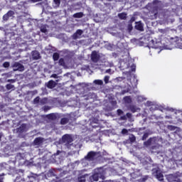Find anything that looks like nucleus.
<instances>
[{"label": "nucleus", "instance_id": "nucleus-2", "mask_svg": "<svg viewBox=\"0 0 182 182\" xmlns=\"http://www.w3.org/2000/svg\"><path fill=\"white\" fill-rule=\"evenodd\" d=\"M16 161H18L20 166H36V164H41V159H38V161H35L32 159L31 161H26V158H25V154L18 153L16 156Z\"/></svg>", "mask_w": 182, "mask_h": 182}, {"label": "nucleus", "instance_id": "nucleus-41", "mask_svg": "<svg viewBox=\"0 0 182 182\" xmlns=\"http://www.w3.org/2000/svg\"><path fill=\"white\" fill-rule=\"evenodd\" d=\"M109 79H110V77L109 75H106L105 77H104V81H105V83L106 85H107V83H109Z\"/></svg>", "mask_w": 182, "mask_h": 182}, {"label": "nucleus", "instance_id": "nucleus-30", "mask_svg": "<svg viewBox=\"0 0 182 182\" xmlns=\"http://www.w3.org/2000/svg\"><path fill=\"white\" fill-rule=\"evenodd\" d=\"M129 140L130 143H134L136 141V136L133 134L129 135Z\"/></svg>", "mask_w": 182, "mask_h": 182}, {"label": "nucleus", "instance_id": "nucleus-11", "mask_svg": "<svg viewBox=\"0 0 182 182\" xmlns=\"http://www.w3.org/2000/svg\"><path fill=\"white\" fill-rule=\"evenodd\" d=\"M62 156H63V151H57L55 154H53V159L58 163V161H60L62 160Z\"/></svg>", "mask_w": 182, "mask_h": 182}, {"label": "nucleus", "instance_id": "nucleus-40", "mask_svg": "<svg viewBox=\"0 0 182 182\" xmlns=\"http://www.w3.org/2000/svg\"><path fill=\"white\" fill-rule=\"evenodd\" d=\"M130 110L132 113H136V112H137V108L135 106H131Z\"/></svg>", "mask_w": 182, "mask_h": 182}, {"label": "nucleus", "instance_id": "nucleus-63", "mask_svg": "<svg viewBox=\"0 0 182 182\" xmlns=\"http://www.w3.org/2000/svg\"><path fill=\"white\" fill-rule=\"evenodd\" d=\"M73 1H75V0H68V2H73Z\"/></svg>", "mask_w": 182, "mask_h": 182}, {"label": "nucleus", "instance_id": "nucleus-48", "mask_svg": "<svg viewBox=\"0 0 182 182\" xmlns=\"http://www.w3.org/2000/svg\"><path fill=\"white\" fill-rule=\"evenodd\" d=\"M127 133H129V131H127V129H123L122 130V134H127Z\"/></svg>", "mask_w": 182, "mask_h": 182}, {"label": "nucleus", "instance_id": "nucleus-54", "mask_svg": "<svg viewBox=\"0 0 182 182\" xmlns=\"http://www.w3.org/2000/svg\"><path fill=\"white\" fill-rule=\"evenodd\" d=\"M127 117H128L129 119H130V117H132V114H130V113H127Z\"/></svg>", "mask_w": 182, "mask_h": 182}, {"label": "nucleus", "instance_id": "nucleus-55", "mask_svg": "<svg viewBox=\"0 0 182 182\" xmlns=\"http://www.w3.org/2000/svg\"><path fill=\"white\" fill-rule=\"evenodd\" d=\"M110 72H112V69H108L105 71L106 73H110Z\"/></svg>", "mask_w": 182, "mask_h": 182}, {"label": "nucleus", "instance_id": "nucleus-32", "mask_svg": "<svg viewBox=\"0 0 182 182\" xmlns=\"http://www.w3.org/2000/svg\"><path fill=\"white\" fill-rule=\"evenodd\" d=\"M73 18H83V13L79 12L73 14Z\"/></svg>", "mask_w": 182, "mask_h": 182}, {"label": "nucleus", "instance_id": "nucleus-17", "mask_svg": "<svg viewBox=\"0 0 182 182\" xmlns=\"http://www.w3.org/2000/svg\"><path fill=\"white\" fill-rule=\"evenodd\" d=\"M57 85H58V82L53 80H50L47 83H46V85L48 89H53V87H55Z\"/></svg>", "mask_w": 182, "mask_h": 182}, {"label": "nucleus", "instance_id": "nucleus-61", "mask_svg": "<svg viewBox=\"0 0 182 182\" xmlns=\"http://www.w3.org/2000/svg\"><path fill=\"white\" fill-rule=\"evenodd\" d=\"M122 120H124L126 119V117H122Z\"/></svg>", "mask_w": 182, "mask_h": 182}, {"label": "nucleus", "instance_id": "nucleus-51", "mask_svg": "<svg viewBox=\"0 0 182 182\" xmlns=\"http://www.w3.org/2000/svg\"><path fill=\"white\" fill-rule=\"evenodd\" d=\"M7 82H9L10 83H15V82H16V81L14 79H11V80H8Z\"/></svg>", "mask_w": 182, "mask_h": 182}, {"label": "nucleus", "instance_id": "nucleus-12", "mask_svg": "<svg viewBox=\"0 0 182 182\" xmlns=\"http://www.w3.org/2000/svg\"><path fill=\"white\" fill-rule=\"evenodd\" d=\"M99 59H100V55L97 54V52L92 51L91 54V60H92V62H94L95 63H97V62H99Z\"/></svg>", "mask_w": 182, "mask_h": 182}, {"label": "nucleus", "instance_id": "nucleus-9", "mask_svg": "<svg viewBox=\"0 0 182 182\" xmlns=\"http://www.w3.org/2000/svg\"><path fill=\"white\" fill-rule=\"evenodd\" d=\"M159 143V139L156 137L149 138L146 141L144 142V145L146 146V147H149V146H154Z\"/></svg>", "mask_w": 182, "mask_h": 182}, {"label": "nucleus", "instance_id": "nucleus-44", "mask_svg": "<svg viewBox=\"0 0 182 182\" xmlns=\"http://www.w3.org/2000/svg\"><path fill=\"white\" fill-rule=\"evenodd\" d=\"M40 97H36L34 100H33V103L34 105H38V103H39V100H40Z\"/></svg>", "mask_w": 182, "mask_h": 182}, {"label": "nucleus", "instance_id": "nucleus-53", "mask_svg": "<svg viewBox=\"0 0 182 182\" xmlns=\"http://www.w3.org/2000/svg\"><path fill=\"white\" fill-rule=\"evenodd\" d=\"M159 32H161V33H166V30L160 29Z\"/></svg>", "mask_w": 182, "mask_h": 182}, {"label": "nucleus", "instance_id": "nucleus-20", "mask_svg": "<svg viewBox=\"0 0 182 182\" xmlns=\"http://www.w3.org/2000/svg\"><path fill=\"white\" fill-rule=\"evenodd\" d=\"M33 143L36 146H41V144L43 143V138L42 137L36 138Z\"/></svg>", "mask_w": 182, "mask_h": 182}, {"label": "nucleus", "instance_id": "nucleus-64", "mask_svg": "<svg viewBox=\"0 0 182 182\" xmlns=\"http://www.w3.org/2000/svg\"><path fill=\"white\" fill-rule=\"evenodd\" d=\"M124 181H127L126 180V178H124Z\"/></svg>", "mask_w": 182, "mask_h": 182}, {"label": "nucleus", "instance_id": "nucleus-57", "mask_svg": "<svg viewBox=\"0 0 182 182\" xmlns=\"http://www.w3.org/2000/svg\"><path fill=\"white\" fill-rule=\"evenodd\" d=\"M32 2H39L41 0H31Z\"/></svg>", "mask_w": 182, "mask_h": 182}, {"label": "nucleus", "instance_id": "nucleus-36", "mask_svg": "<svg viewBox=\"0 0 182 182\" xmlns=\"http://www.w3.org/2000/svg\"><path fill=\"white\" fill-rule=\"evenodd\" d=\"M50 77H53L55 80V82H58L59 80H60V77L58 76L56 74H53Z\"/></svg>", "mask_w": 182, "mask_h": 182}, {"label": "nucleus", "instance_id": "nucleus-52", "mask_svg": "<svg viewBox=\"0 0 182 182\" xmlns=\"http://www.w3.org/2000/svg\"><path fill=\"white\" fill-rule=\"evenodd\" d=\"M153 105V102H150V101H148L147 102H146V105L147 106H151Z\"/></svg>", "mask_w": 182, "mask_h": 182}, {"label": "nucleus", "instance_id": "nucleus-47", "mask_svg": "<svg viewBox=\"0 0 182 182\" xmlns=\"http://www.w3.org/2000/svg\"><path fill=\"white\" fill-rule=\"evenodd\" d=\"M3 66H4V68H9V66H10L9 62H5V63H4Z\"/></svg>", "mask_w": 182, "mask_h": 182}, {"label": "nucleus", "instance_id": "nucleus-35", "mask_svg": "<svg viewBox=\"0 0 182 182\" xmlns=\"http://www.w3.org/2000/svg\"><path fill=\"white\" fill-rule=\"evenodd\" d=\"M94 83L95 85H100V86H102V85H103V80H95Z\"/></svg>", "mask_w": 182, "mask_h": 182}, {"label": "nucleus", "instance_id": "nucleus-42", "mask_svg": "<svg viewBox=\"0 0 182 182\" xmlns=\"http://www.w3.org/2000/svg\"><path fill=\"white\" fill-rule=\"evenodd\" d=\"M53 58L54 60H58V59H59V54L58 53H54Z\"/></svg>", "mask_w": 182, "mask_h": 182}, {"label": "nucleus", "instance_id": "nucleus-7", "mask_svg": "<svg viewBox=\"0 0 182 182\" xmlns=\"http://www.w3.org/2000/svg\"><path fill=\"white\" fill-rule=\"evenodd\" d=\"M181 176V173H180V172H177L176 173L166 175V177L168 182H181L180 181Z\"/></svg>", "mask_w": 182, "mask_h": 182}, {"label": "nucleus", "instance_id": "nucleus-27", "mask_svg": "<svg viewBox=\"0 0 182 182\" xmlns=\"http://www.w3.org/2000/svg\"><path fill=\"white\" fill-rule=\"evenodd\" d=\"M140 180L141 182L150 181V180H151V178H150L149 176H143Z\"/></svg>", "mask_w": 182, "mask_h": 182}, {"label": "nucleus", "instance_id": "nucleus-31", "mask_svg": "<svg viewBox=\"0 0 182 182\" xmlns=\"http://www.w3.org/2000/svg\"><path fill=\"white\" fill-rule=\"evenodd\" d=\"M149 135H150V133L149 132H147V131L145 132L144 133V135L142 136L141 140H143V141L146 140L149 137Z\"/></svg>", "mask_w": 182, "mask_h": 182}, {"label": "nucleus", "instance_id": "nucleus-59", "mask_svg": "<svg viewBox=\"0 0 182 182\" xmlns=\"http://www.w3.org/2000/svg\"><path fill=\"white\" fill-rule=\"evenodd\" d=\"M127 92H126V90H123L121 93H122V95H124V93H126Z\"/></svg>", "mask_w": 182, "mask_h": 182}, {"label": "nucleus", "instance_id": "nucleus-8", "mask_svg": "<svg viewBox=\"0 0 182 182\" xmlns=\"http://www.w3.org/2000/svg\"><path fill=\"white\" fill-rule=\"evenodd\" d=\"M152 174L156 177V178H157V180H159V181H163V180H164V176L159 166L152 168Z\"/></svg>", "mask_w": 182, "mask_h": 182}, {"label": "nucleus", "instance_id": "nucleus-49", "mask_svg": "<svg viewBox=\"0 0 182 182\" xmlns=\"http://www.w3.org/2000/svg\"><path fill=\"white\" fill-rule=\"evenodd\" d=\"M4 176H5V173L0 175V182H4Z\"/></svg>", "mask_w": 182, "mask_h": 182}, {"label": "nucleus", "instance_id": "nucleus-37", "mask_svg": "<svg viewBox=\"0 0 182 182\" xmlns=\"http://www.w3.org/2000/svg\"><path fill=\"white\" fill-rule=\"evenodd\" d=\"M55 8H58L60 6V0H53Z\"/></svg>", "mask_w": 182, "mask_h": 182}, {"label": "nucleus", "instance_id": "nucleus-34", "mask_svg": "<svg viewBox=\"0 0 182 182\" xmlns=\"http://www.w3.org/2000/svg\"><path fill=\"white\" fill-rule=\"evenodd\" d=\"M25 181V179H23L22 177L21 176H16L14 182H23Z\"/></svg>", "mask_w": 182, "mask_h": 182}, {"label": "nucleus", "instance_id": "nucleus-33", "mask_svg": "<svg viewBox=\"0 0 182 182\" xmlns=\"http://www.w3.org/2000/svg\"><path fill=\"white\" fill-rule=\"evenodd\" d=\"M124 101L125 102V103H132V98H130V97H124Z\"/></svg>", "mask_w": 182, "mask_h": 182}, {"label": "nucleus", "instance_id": "nucleus-23", "mask_svg": "<svg viewBox=\"0 0 182 182\" xmlns=\"http://www.w3.org/2000/svg\"><path fill=\"white\" fill-rule=\"evenodd\" d=\"M87 177H88L87 174L79 176L78 177V181L79 182H86V178H87Z\"/></svg>", "mask_w": 182, "mask_h": 182}, {"label": "nucleus", "instance_id": "nucleus-46", "mask_svg": "<svg viewBox=\"0 0 182 182\" xmlns=\"http://www.w3.org/2000/svg\"><path fill=\"white\" fill-rule=\"evenodd\" d=\"M168 130H176V129H177V127H176L173 125H168Z\"/></svg>", "mask_w": 182, "mask_h": 182}, {"label": "nucleus", "instance_id": "nucleus-1", "mask_svg": "<svg viewBox=\"0 0 182 182\" xmlns=\"http://www.w3.org/2000/svg\"><path fill=\"white\" fill-rule=\"evenodd\" d=\"M58 171H59L55 169H50L48 171V173H47L45 176L41 174L38 175L36 173H31L28 177L30 182H39L40 181L43 180V178H46L49 181V182H62V179H60L57 176Z\"/></svg>", "mask_w": 182, "mask_h": 182}, {"label": "nucleus", "instance_id": "nucleus-28", "mask_svg": "<svg viewBox=\"0 0 182 182\" xmlns=\"http://www.w3.org/2000/svg\"><path fill=\"white\" fill-rule=\"evenodd\" d=\"M119 19H126L127 18V14L126 13H120L118 14Z\"/></svg>", "mask_w": 182, "mask_h": 182}, {"label": "nucleus", "instance_id": "nucleus-50", "mask_svg": "<svg viewBox=\"0 0 182 182\" xmlns=\"http://www.w3.org/2000/svg\"><path fill=\"white\" fill-rule=\"evenodd\" d=\"M117 114L119 116H121L123 114V111L122 109H117Z\"/></svg>", "mask_w": 182, "mask_h": 182}, {"label": "nucleus", "instance_id": "nucleus-15", "mask_svg": "<svg viewBox=\"0 0 182 182\" xmlns=\"http://www.w3.org/2000/svg\"><path fill=\"white\" fill-rule=\"evenodd\" d=\"M14 15H15V11H9L8 13H6V14L4 15L3 20L6 21H8V19H9V18H12V16H14Z\"/></svg>", "mask_w": 182, "mask_h": 182}, {"label": "nucleus", "instance_id": "nucleus-39", "mask_svg": "<svg viewBox=\"0 0 182 182\" xmlns=\"http://www.w3.org/2000/svg\"><path fill=\"white\" fill-rule=\"evenodd\" d=\"M6 164H0V171H2L3 170H5L6 168Z\"/></svg>", "mask_w": 182, "mask_h": 182}, {"label": "nucleus", "instance_id": "nucleus-19", "mask_svg": "<svg viewBox=\"0 0 182 182\" xmlns=\"http://www.w3.org/2000/svg\"><path fill=\"white\" fill-rule=\"evenodd\" d=\"M160 147H161V145L159 144V143H157L155 145H153L152 146H151V150H152V151L154 152V150H156L155 151V153H160Z\"/></svg>", "mask_w": 182, "mask_h": 182}, {"label": "nucleus", "instance_id": "nucleus-5", "mask_svg": "<svg viewBox=\"0 0 182 182\" xmlns=\"http://www.w3.org/2000/svg\"><path fill=\"white\" fill-rule=\"evenodd\" d=\"M73 141V138L71 135L65 134L63 135L61 140V144H63L64 146H66L68 149H72L73 147V144H72Z\"/></svg>", "mask_w": 182, "mask_h": 182}, {"label": "nucleus", "instance_id": "nucleus-14", "mask_svg": "<svg viewBox=\"0 0 182 182\" xmlns=\"http://www.w3.org/2000/svg\"><path fill=\"white\" fill-rule=\"evenodd\" d=\"M31 56L33 60H39L41 59V53H38V50H34L31 52Z\"/></svg>", "mask_w": 182, "mask_h": 182}, {"label": "nucleus", "instance_id": "nucleus-38", "mask_svg": "<svg viewBox=\"0 0 182 182\" xmlns=\"http://www.w3.org/2000/svg\"><path fill=\"white\" fill-rule=\"evenodd\" d=\"M41 32H43V33H46V32H48V29H46V26H41Z\"/></svg>", "mask_w": 182, "mask_h": 182}, {"label": "nucleus", "instance_id": "nucleus-18", "mask_svg": "<svg viewBox=\"0 0 182 182\" xmlns=\"http://www.w3.org/2000/svg\"><path fill=\"white\" fill-rule=\"evenodd\" d=\"M71 8L73 11H78L82 8V2H77L71 5Z\"/></svg>", "mask_w": 182, "mask_h": 182}, {"label": "nucleus", "instance_id": "nucleus-21", "mask_svg": "<svg viewBox=\"0 0 182 182\" xmlns=\"http://www.w3.org/2000/svg\"><path fill=\"white\" fill-rule=\"evenodd\" d=\"M135 28L137 29V31H140L141 32H143L144 31V28L143 27V23L141 22H136L135 25Z\"/></svg>", "mask_w": 182, "mask_h": 182}, {"label": "nucleus", "instance_id": "nucleus-25", "mask_svg": "<svg viewBox=\"0 0 182 182\" xmlns=\"http://www.w3.org/2000/svg\"><path fill=\"white\" fill-rule=\"evenodd\" d=\"M6 88L7 90H15V85L11 84H7L6 85Z\"/></svg>", "mask_w": 182, "mask_h": 182}, {"label": "nucleus", "instance_id": "nucleus-43", "mask_svg": "<svg viewBox=\"0 0 182 182\" xmlns=\"http://www.w3.org/2000/svg\"><path fill=\"white\" fill-rule=\"evenodd\" d=\"M137 100H138V102H144L145 100V99H144V97H143V96L139 95L137 97Z\"/></svg>", "mask_w": 182, "mask_h": 182}, {"label": "nucleus", "instance_id": "nucleus-13", "mask_svg": "<svg viewBox=\"0 0 182 182\" xmlns=\"http://www.w3.org/2000/svg\"><path fill=\"white\" fill-rule=\"evenodd\" d=\"M47 117L50 119V120H59V119H60L61 116L60 114H58V113H53V114H50L47 116Z\"/></svg>", "mask_w": 182, "mask_h": 182}, {"label": "nucleus", "instance_id": "nucleus-10", "mask_svg": "<svg viewBox=\"0 0 182 182\" xmlns=\"http://www.w3.org/2000/svg\"><path fill=\"white\" fill-rule=\"evenodd\" d=\"M13 70L14 72H16L18 70V72H23L25 70V67L23 65L19 63H14L13 65Z\"/></svg>", "mask_w": 182, "mask_h": 182}, {"label": "nucleus", "instance_id": "nucleus-62", "mask_svg": "<svg viewBox=\"0 0 182 182\" xmlns=\"http://www.w3.org/2000/svg\"><path fill=\"white\" fill-rule=\"evenodd\" d=\"M19 171H21V173H23V170L20 169Z\"/></svg>", "mask_w": 182, "mask_h": 182}, {"label": "nucleus", "instance_id": "nucleus-16", "mask_svg": "<svg viewBox=\"0 0 182 182\" xmlns=\"http://www.w3.org/2000/svg\"><path fill=\"white\" fill-rule=\"evenodd\" d=\"M83 31L80 29L76 31V32L73 35V39H80V36H82Z\"/></svg>", "mask_w": 182, "mask_h": 182}, {"label": "nucleus", "instance_id": "nucleus-58", "mask_svg": "<svg viewBox=\"0 0 182 182\" xmlns=\"http://www.w3.org/2000/svg\"><path fill=\"white\" fill-rule=\"evenodd\" d=\"M2 136H4V134L2 133H0V141H1V139H2Z\"/></svg>", "mask_w": 182, "mask_h": 182}, {"label": "nucleus", "instance_id": "nucleus-45", "mask_svg": "<svg viewBox=\"0 0 182 182\" xmlns=\"http://www.w3.org/2000/svg\"><path fill=\"white\" fill-rule=\"evenodd\" d=\"M59 65H60V66H65V60H63V58L59 60Z\"/></svg>", "mask_w": 182, "mask_h": 182}, {"label": "nucleus", "instance_id": "nucleus-4", "mask_svg": "<svg viewBox=\"0 0 182 182\" xmlns=\"http://www.w3.org/2000/svg\"><path fill=\"white\" fill-rule=\"evenodd\" d=\"M119 68L122 70H126V69H130L129 72L136 71V65L133 64L132 60L128 62H125L124 60L121 61Z\"/></svg>", "mask_w": 182, "mask_h": 182}, {"label": "nucleus", "instance_id": "nucleus-6", "mask_svg": "<svg viewBox=\"0 0 182 182\" xmlns=\"http://www.w3.org/2000/svg\"><path fill=\"white\" fill-rule=\"evenodd\" d=\"M100 157H102L100 152L91 151L85 156V160L87 161H96Z\"/></svg>", "mask_w": 182, "mask_h": 182}, {"label": "nucleus", "instance_id": "nucleus-3", "mask_svg": "<svg viewBox=\"0 0 182 182\" xmlns=\"http://www.w3.org/2000/svg\"><path fill=\"white\" fill-rule=\"evenodd\" d=\"M99 178L105 180V170H103V168H98L95 169V173L90 177L91 182L99 181Z\"/></svg>", "mask_w": 182, "mask_h": 182}, {"label": "nucleus", "instance_id": "nucleus-60", "mask_svg": "<svg viewBox=\"0 0 182 182\" xmlns=\"http://www.w3.org/2000/svg\"><path fill=\"white\" fill-rule=\"evenodd\" d=\"M134 173H131V177H134Z\"/></svg>", "mask_w": 182, "mask_h": 182}, {"label": "nucleus", "instance_id": "nucleus-56", "mask_svg": "<svg viewBox=\"0 0 182 182\" xmlns=\"http://www.w3.org/2000/svg\"><path fill=\"white\" fill-rule=\"evenodd\" d=\"M165 119H171V115H166Z\"/></svg>", "mask_w": 182, "mask_h": 182}, {"label": "nucleus", "instance_id": "nucleus-22", "mask_svg": "<svg viewBox=\"0 0 182 182\" xmlns=\"http://www.w3.org/2000/svg\"><path fill=\"white\" fill-rule=\"evenodd\" d=\"M26 130V124H23L18 128H17V133H23Z\"/></svg>", "mask_w": 182, "mask_h": 182}, {"label": "nucleus", "instance_id": "nucleus-24", "mask_svg": "<svg viewBox=\"0 0 182 182\" xmlns=\"http://www.w3.org/2000/svg\"><path fill=\"white\" fill-rule=\"evenodd\" d=\"M68 123H69V118L63 117V118L61 119L60 124L65 125V124H68Z\"/></svg>", "mask_w": 182, "mask_h": 182}, {"label": "nucleus", "instance_id": "nucleus-29", "mask_svg": "<svg viewBox=\"0 0 182 182\" xmlns=\"http://www.w3.org/2000/svg\"><path fill=\"white\" fill-rule=\"evenodd\" d=\"M99 120H97V119H94L91 122H90V126H92V127H97V125L95 124H97Z\"/></svg>", "mask_w": 182, "mask_h": 182}, {"label": "nucleus", "instance_id": "nucleus-26", "mask_svg": "<svg viewBox=\"0 0 182 182\" xmlns=\"http://www.w3.org/2000/svg\"><path fill=\"white\" fill-rule=\"evenodd\" d=\"M155 43L156 42L154 41V40H151L149 41V46L153 49H157V46H156Z\"/></svg>", "mask_w": 182, "mask_h": 182}]
</instances>
